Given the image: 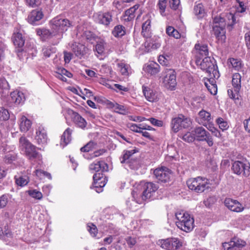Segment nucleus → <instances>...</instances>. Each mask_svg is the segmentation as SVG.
<instances>
[{"instance_id":"5fc2aeb1","label":"nucleus","mask_w":250,"mask_h":250,"mask_svg":"<svg viewBox=\"0 0 250 250\" xmlns=\"http://www.w3.org/2000/svg\"><path fill=\"white\" fill-rule=\"evenodd\" d=\"M125 166H128L131 169H135L137 168L138 166V161L137 159L134 157L132 158L127 163L125 164Z\"/></svg>"},{"instance_id":"2eb2a0df","label":"nucleus","mask_w":250,"mask_h":250,"mask_svg":"<svg viewBox=\"0 0 250 250\" xmlns=\"http://www.w3.org/2000/svg\"><path fill=\"white\" fill-rule=\"evenodd\" d=\"M93 19L96 22L107 26L112 21V15L109 12H98L94 14Z\"/></svg>"},{"instance_id":"dca6fc26","label":"nucleus","mask_w":250,"mask_h":250,"mask_svg":"<svg viewBox=\"0 0 250 250\" xmlns=\"http://www.w3.org/2000/svg\"><path fill=\"white\" fill-rule=\"evenodd\" d=\"M197 122L204 126L208 125L209 124L213 123V119L211 114L202 109L198 113V117L196 119Z\"/></svg>"},{"instance_id":"412c9836","label":"nucleus","mask_w":250,"mask_h":250,"mask_svg":"<svg viewBox=\"0 0 250 250\" xmlns=\"http://www.w3.org/2000/svg\"><path fill=\"white\" fill-rule=\"evenodd\" d=\"M109 107L113 109L114 112L119 114L127 115L129 113V108L124 104H120L116 102H110L108 103Z\"/></svg>"},{"instance_id":"a18cd8bd","label":"nucleus","mask_w":250,"mask_h":250,"mask_svg":"<svg viewBox=\"0 0 250 250\" xmlns=\"http://www.w3.org/2000/svg\"><path fill=\"white\" fill-rule=\"evenodd\" d=\"M216 122L219 125V128L223 131L227 130L229 127L228 123L222 118H218L216 120Z\"/></svg>"},{"instance_id":"7ed1b4c3","label":"nucleus","mask_w":250,"mask_h":250,"mask_svg":"<svg viewBox=\"0 0 250 250\" xmlns=\"http://www.w3.org/2000/svg\"><path fill=\"white\" fill-rule=\"evenodd\" d=\"M176 224L180 229L189 232L194 227V219L188 213L182 210L175 213Z\"/></svg>"},{"instance_id":"473e14b6","label":"nucleus","mask_w":250,"mask_h":250,"mask_svg":"<svg viewBox=\"0 0 250 250\" xmlns=\"http://www.w3.org/2000/svg\"><path fill=\"white\" fill-rule=\"evenodd\" d=\"M192 132L194 133L195 137L199 141H201V139H204L208 133L204 128L201 126L195 127Z\"/></svg>"},{"instance_id":"1a4fd4ad","label":"nucleus","mask_w":250,"mask_h":250,"mask_svg":"<svg viewBox=\"0 0 250 250\" xmlns=\"http://www.w3.org/2000/svg\"><path fill=\"white\" fill-rule=\"evenodd\" d=\"M190 119L184 116L183 115H179L177 117L174 118L171 122V126L172 130L174 132H177L182 128H188L191 125Z\"/></svg>"},{"instance_id":"69168bd1","label":"nucleus","mask_w":250,"mask_h":250,"mask_svg":"<svg viewBox=\"0 0 250 250\" xmlns=\"http://www.w3.org/2000/svg\"><path fill=\"white\" fill-rule=\"evenodd\" d=\"M126 241L129 247L131 248L136 244V240L135 238L132 237H127L126 238Z\"/></svg>"},{"instance_id":"f257e3e1","label":"nucleus","mask_w":250,"mask_h":250,"mask_svg":"<svg viewBox=\"0 0 250 250\" xmlns=\"http://www.w3.org/2000/svg\"><path fill=\"white\" fill-rule=\"evenodd\" d=\"M89 169L96 172L93 176L94 182L92 186L97 192L100 193L103 191V188L105 185L107 180L105 177H104L103 174L99 171H107L108 165L104 161H98L90 164Z\"/></svg>"},{"instance_id":"9b49d317","label":"nucleus","mask_w":250,"mask_h":250,"mask_svg":"<svg viewBox=\"0 0 250 250\" xmlns=\"http://www.w3.org/2000/svg\"><path fill=\"white\" fill-rule=\"evenodd\" d=\"M165 75L164 83L167 88L173 90L177 84L176 74L174 70L166 68L164 71Z\"/></svg>"},{"instance_id":"423d86ee","label":"nucleus","mask_w":250,"mask_h":250,"mask_svg":"<svg viewBox=\"0 0 250 250\" xmlns=\"http://www.w3.org/2000/svg\"><path fill=\"white\" fill-rule=\"evenodd\" d=\"M19 147L30 160L40 158V154L36 151V146L24 136L21 137L19 139Z\"/></svg>"},{"instance_id":"bb28decb","label":"nucleus","mask_w":250,"mask_h":250,"mask_svg":"<svg viewBox=\"0 0 250 250\" xmlns=\"http://www.w3.org/2000/svg\"><path fill=\"white\" fill-rule=\"evenodd\" d=\"M72 130L70 128H67L63 132L60 144L62 147H65L68 144L71 140V134Z\"/></svg>"},{"instance_id":"39448f33","label":"nucleus","mask_w":250,"mask_h":250,"mask_svg":"<svg viewBox=\"0 0 250 250\" xmlns=\"http://www.w3.org/2000/svg\"><path fill=\"white\" fill-rule=\"evenodd\" d=\"M196 59L195 63L197 65H199L200 68L206 71L207 73L209 74V76L214 77L218 76V71L217 70V66L215 63V61L213 58L209 57H206L202 59Z\"/></svg>"},{"instance_id":"13d9d810","label":"nucleus","mask_w":250,"mask_h":250,"mask_svg":"<svg viewBox=\"0 0 250 250\" xmlns=\"http://www.w3.org/2000/svg\"><path fill=\"white\" fill-rule=\"evenodd\" d=\"M127 126L131 130L134 132L140 133L141 131V126L140 125H138L135 124L128 123Z\"/></svg>"},{"instance_id":"864d4df0","label":"nucleus","mask_w":250,"mask_h":250,"mask_svg":"<svg viewBox=\"0 0 250 250\" xmlns=\"http://www.w3.org/2000/svg\"><path fill=\"white\" fill-rule=\"evenodd\" d=\"M182 139L188 143L192 142L195 139L194 133L191 132H187L186 134L184 135L182 137Z\"/></svg>"},{"instance_id":"9d476101","label":"nucleus","mask_w":250,"mask_h":250,"mask_svg":"<svg viewBox=\"0 0 250 250\" xmlns=\"http://www.w3.org/2000/svg\"><path fill=\"white\" fill-rule=\"evenodd\" d=\"M157 244L167 250H177L182 246V243L178 238L173 237L160 240Z\"/></svg>"},{"instance_id":"f3484780","label":"nucleus","mask_w":250,"mask_h":250,"mask_svg":"<svg viewBox=\"0 0 250 250\" xmlns=\"http://www.w3.org/2000/svg\"><path fill=\"white\" fill-rule=\"evenodd\" d=\"M193 52L196 60L202 59L203 57H206L208 54V46L204 44L196 43Z\"/></svg>"},{"instance_id":"37998d69","label":"nucleus","mask_w":250,"mask_h":250,"mask_svg":"<svg viewBox=\"0 0 250 250\" xmlns=\"http://www.w3.org/2000/svg\"><path fill=\"white\" fill-rule=\"evenodd\" d=\"M97 144L94 141H90L84 146L81 147V151L82 152H89L95 148Z\"/></svg>"},{"instance_id":"c03bdc74","label":"nucleus","mask_w":250,"mask_h":250,"mask_svg":"<svg viewBox=\"0 0 250 250\" xmlns=\"http://www.w3.org/2000/svg\"><path fill=\"white\" fill-rule=\"evenodd\" d=\"M226 26V20L222 16H217L213 18V25Z\"/></svg>"},{"instance_id":"bf43d9fd","label":"nucleus","mask_w":250,"mask_h":250,"mask_svg":"<svg viewBox=\"0 0 250 250\" xmlns=\"http://www.w3.org/2000/svg\"><path fill=\"white\" fill-rule=\"evenodd\" d=\"M83 48L84 47L82 45L80 44L79 46L74 47L73 49L76 56L80 57L83 54Z\"/></svg>"},{"instance_id":"c756f323","label":"nucleus","mask_w":250,"mask_h":250,"mask_svg":"<svg viewBox=\"0 0 250 250\" xmlns=\"http://www.w3.org/2000/svg\"><path fill=\"white\" fill-rule=\"evenodd\" d=\"M36 33L37 35L40 36L43 41H44L46 39L51 38L52 36L56 35L55 32L52 31L51 32L49 30L46 29H37L36 30Z\"/></svg>"},{"instance_id":"393cba45","label":"nucleus","mask_w":250,"mask_h":250,"mask_svg":"<svg viewBox=\"0 0 250 250\" xmlns=\"http://www.w3.org/2000/svg\"><path fill=\"white\" fill-rule=\"evenodd\" d=\"M72 118L73 122L78 127L82 129H83L86 127L87 125L86 121L79 113L73 112L72 113Z\"/></svg>"},{"instance_id":"6e6d98bb","label":"nucleus","mask_w":250,"mask_h":250,"mask_svg":"<svg viewBox=\"0 0 250 250\" xmlns=\"http://www.w3.org/2000/svg\"><path fill=\"white\" fill-rule=\"evenodd\" d=\"M9 118V114L7 110L3 108H0V120L3 121L7 120Z\"/></svg>"},{"instance_id":"4468645a","label":"nucleus","mask_w":250,"mask_h":250,"mask_svg":"<svg viewBox=\"0 0 250 250\" xmlns=\"http://www.w3.org/2000/svg\"><path fill=\"white\" fill-rule=\"evenodd\" d=\"M153 173L156 178L160 182L166 183L170 180L171 172L166 167L156 168L154 170Z\"/></svg>"},{"instance_id":"cd10ccee","label":"nucleus","mask_w":250,"mask_h":250,"mask_svg":"<svg viewBox=\"0 0 250 250\" xmlns=\"http://www.w3.org/2000/svg\"><path fill=\"white\" fill-rule=\"evenodd\" d=\"M135 152L136 151L134 149L124 150L120 158L121 163L125 164L129 162L130 159L134 157V154Z\"/></svg>"},{"instance_id":"49530a36","label":"nucleus","mask_w":250,"mask_h":250,"mask_svg":"<svg viewBox=\"0 0 250 250\" xmlns=\"http://www.w3.org/2000/svg\"><path fill=\"white\" fill-rule=\"evenodd\" d=\"M27 192L30 196L36 199L41 200L42 198V192L36 189L29 190Z\"/></svg>"},{"instance_id":"3c124183","label":"nucleus","mask_w":250,"mask_h":250,"mask_svg":"<svg viewBox=\"0 0 250 250\" xmlns=\"http://www.w3.org/2000/svg\"><path fill=\"white\" fill-rule=\"evenodd\" d=\"M16 156L14 153H8L5 155L3 160L7 164L12 163L13 161H15Z\"/></svg>"},{"instance_id":"0eeeda50","label":"nucleus","mask_w":250,"mask_h":250,"mask_svg":"<svg viewBox=\"0 0 250 250\" xmlns=\"http://www.w3.org/2000/svg\"><path fill=\"white\" fill-rule=\"evenodd\" d=\"M51 27L56 35L62 34L66 31L68 28L72 26V23L67 19L57 16L51 21Z\"/></svg>"},{"instance_id":"4c0bfd02","label":"nucleus","mask_w":250,"mask_h":250,"mask_svg":"<svg viewBox=\"0 0 250 250\" xmlns=\"http://www.w3.org/2000/svg\"><path fill=\"white\" fill-rule=\"evenodd\" d=\"M167 3V0H159L157 5L159 12L163 16H166L167 15L166 13Z\"/></svg>"},{"instance_id":"20e7f679","label":"nucleus","mask_w":250,"mask_h":250,"mask_svg":"<svg viewBox=\"0 0 250 250\" xmlns=\"http://www.w3.org/2000/svg\"><path fill=\"white\" fill-rule=\"evenodd\" d=\"M187 184L190 189L197 193L203 192L210 188L209 180L201 176L189 179Z\"/></svg>"},{"instance_id":"4be33fe9","label":"nucleus","mask_w":250,"mask_h":250,"mask_svg":"<svg viewBox=\"0 0 250 250\" xmlns=\"http://www.w3.org/2000/svg\"><path fill=\"white\" fill-rule=\"evenodd\" d=\"M225 26L218 25L213 26V30L215 36L221 42H224L226 39Z\"/></svg>"},{"instance_id":"58836bf2","label":"nucleus","mask_w":250,"mask_h":250,"mask_svg":"<svg viewBox=\"0 0 250 250\" xmlns=\"http://www.w3.org/2000/svg\"><path fill=\"white\" fill-rule=\"evenodd\" d=\"M229 62L232 67L237 71H240L243 67L242 61L239 59L230 58Z\"/></svg>"},{"instance_id":"e433bc0d","label":"nucleus","mask_w":250,"mask_h":250,"mask_svg":"<svg viewBox=\"0 0 250 250\" xmlns=\"http://www.w3.org/2000/svg\"><path fill=\"white\" fill-rule=\"evenodd\" d=\"M160 71V66L156 63H151L146 68V71L151 75H155Z\"/></svg>"},{"instance_id":"72a5a7b5","label":"nucleus","mask_w":250,"mask_h":250,"mask_svg":"<svg viewBox=\"0 0 250 250\" xmlns=\"http://www.w3.org/2000/svg\"><path fill=\"white\" fill-rule=\"evenodd\" d=\"M117 66L118 69L120 71L123 75L127 76L130 73H131L130 67L128 64L121 62L117 64Z\"/></svg>"},{"instance_id":"052dcab7","label":"nucleus","mask_w":250,"mask_h":250,"mask_svg":"<svg viewBox=\"0 0 250 250\" xmlns=\"http://www.w3.org/2000/svg\"><path fill=\"white\" fill-rule=\"evenodd\" d=\"M8 202V198L7 195H3L0 197V208L5 207Z\"/></svg>"},{"instance_id":"c85d7f7f","label":"nucleus","mask_w":250,"mask_h":250,"mask_svg":"<svg viewBox=\"0 0 250 250\" xmlns=\"http://www.w3.org/2000/svg\"><path fill=\"white\" fill-rule=\"evenodd\" d=\"M16 184L20 187L26 186L29 182L28 176L26 174H18L14 177Z\"/></svg>"},{"instance_id":"603ef678","label":"nucleus","mask_w":250,"mask_h":250,"mask_svg":"<svg viewBox=\"0 0 250 250\" xmlns=\"http://www.w3.org/2000/svg\"><path fill=\"white\" fill-rule=\"evenodd\" d=\"M205 85L212 95H214L217 93V88L216 84L211 83V85H209L208 83L205 82Z\"/></svg>"},{"instance_id":"2f4dec72","label":"nucleus","mask_w":250,"mask_h":250,"mask_svg":"<svg viewBox=\"0 0 250 250\" xmlns=\"http://www.w3.org/2000/svg\"><path fill=\"white\" fill-rule=\"evenodd\" d=\"M151 21L149 19H147L142 26V35L145 38H148L151 35Z\"/></svg>"},{"instance_id":"680f3d73","label":"nucleus","mask_w":250,"mask_h":250,"mask_svg":"<svg viewBox=\"0 0 250 250\" xmlns=\"http://www.w3.org/2000/svg\"><path fill=\"white\" fill-rule=\"evenodd\" d=\"M26 4L31 7H35L40 3V0H25Z\"/></svg>"},{"instance_id":"a19ab883","label":"nucleus","mask_w":250,"mask_h":250,"mask_svg":"<svg viewBox=\"0 0 250 250\" xmlns=\"http://www.w3.org/2000/svg\"><path fill=\"white\" fill-rule=\"evenodd\" d=\"M56 47L51 46H44L42 49L43 56L46 58L49 57L52 54L56 52Z\"/></svg>"},{"instance_id":"6ab92c4d","label":"nucleus","mask_w":250,"mask_h":250,"mask_svg":"<svg viewBox=\"0 0 250 250\" xmlns=\"http://www.w3.org/2000/svg\"><path fill=\"white\" fill-rule=\"evenodd\" d=\"M224 204L229 209L233 211L241 212L244 208L238 201L231 198H226L225 200Z\"/></svg>"},{"instance_id":"de8ad7c7","label":"nucleus","mask_w":250,"mask_h":250,"mask_svg":"<svg viewBox=\"0 0 250 250\" xmlns=\"http://www.w3.org/2000/svg\"><path fill=\"white\" fill-rule=\"evenodd\" d=\"M135 12L134 10L131 8H129L125 11V20L127 21H130L133 20L135 17Z\"/></svg>"},{"instance_id":"f704fd0d","label":"nucleus","mask_w":250,"mask_h":250,"mask_svg":"<svg viewBox=\"0 0 250 250\" xmlns=\"http://www.w3.org/2000/svg\"><path fill=\"white\" fill-rule=\"evenodd\" d=\"M112 34L115 37L121 38L125 34V27L122 25H116L113 28Z\"/></svg>"},{"instance_id":"c9c22d12","label":"nucleus","mask_w":250,"mask_h":250,"mask_svg":"<svg viewBox=\"0 0 250 250\" xmlns=\"http://www.w3.org/2000/svg\"><path fill=\"white\" fill-rule=\"evenodd\" d=\"M106 43L103 40H100L95 46L94 50L99 55L104 54L105 51V47Z\"/></svg>"},{"instance_id":"f03ea898","label":"nucleus","mask_w":250,"mask_h":250,"mask_svg":"<svg viewBox=\"0 0 250 250\" xmlns=\"http://www.w3.org/2000/svg\"><path fill=\"white\" fill-rule=\"evenodd\" d=\"M143 192H138L135 190L132 191L133 200L136 203L141 204L143 201L151 198L153 193L158 188L157 184L152 182H146L142 184Z\"/></svg>"},{"instance_id":"7c9ffc66","label":"nucleus","mask_w":250,"mask_h":250,"mask_svg":"<svg viewBox=\"0 0 250 250\" xmlns=\"http://www.w3.org/2000/svg\"><path fill=\"white\" fill-rule=\"evenodd\" d=\"M11 101L17 104H21L24 101V96L22 92L15 91L11 93Z\"/></svg>"},{"instance_id":"ddd939ff","label":"nucleus","mask_w":250,"mask_h":250,"mask_svg":"<svg viewBox=\"0 0 250 250\" xmlns=\"http://www.w3.org/2000/svg\"><path fill=\"white\" fill-rule=\"evenodd\" d=\"M12 40L14 45L16 46V52L18 56L21 59V55L23 51V46L25 40L22 34L19 32H14L13 34Z\"/></svg>"},{"instance_id":"8fccbe9b","label":"nucleus","mask_w":250,"mask_h":250,"mask_svg":"<svg viewBox=\"0 0 250 250\" xmlns=\"http://www.w3.org/2000/svg\"><path fill=\"white\" fill-rule=\"evenodd\" d=\"M87 230L92 237H95L98 232L97 227L92 223H89L87 224Z\"/></svg>"},{"instance_id":"b1692460","label":"nucleus","mask_w":250,"mask_h":250,"mask_svg":"<svg viewBox=\"0 0 250 250\" xmlns=\"http://www.w3.org/2000/svg\"><path fill=\"white\" fill-rule=\"evenodd\" d=\"M193 13L198 19H202L206 15L205 6L201 2H195L193 7Z\"/></svg>"},{"instance_id":"e2e57ef3","label":"nucleus","mask_w":250,"mask_h":250,"mask_svg":"<svg viewBox=\"0 0 250 250\" xmlns=\"http://www.w3.org/2000/svg\"><path fill=\"white\" fill-rule=\"evenodd\" d=\"M180 3V0H169V6L173 10H176L178 8Z\"/></svg>"},{"instance_id":"f8f14e48","label":"nucleus","mask_w":250,"mask_h":250,"mask_svg":"<svg viewBox=\"0 0 250 250\" xmlns=\"http://www.w3.org/2000/svg\"><path fill=\"white\" fill-rule=\"evenodd\" d=\"M232 169L237 175L242 174L245 176H248L250 174V165L238 161L233 163Z\"/></svg>"},{"instance_id":"774afa93","label":"nucleus","mask_w":250,"mask_h":250,"mask_svg":"<svg viewBox=\"0 0 250 250\" xmlns=\"http://www.w3.org/2000/svg\"><path fill=\"white\" fill-rule=\"evenodd\" d=\"M245 40L247 47L250 50V31L245 34Z\"/></svg>"},{"instance_id":"6e6552de","label":"nucleus","mask_w":250,"mask_h":250,"mask_svg":"<svg viewBox=\"0 0 250 250\" xmlns=\"http://www.w3.org/2000/svg\"><path fill=\"white\" fill-rule=\"evenodd\" d=\"M242 76L239 73H235L232 77V88L228 90V93L230 98L234 100H238L239 92L241 88Z\"/></svg>"},{"instance_id":"ea45409f","label":"nucleus","mask_w":250,"mask_h":250,"mask_svg":"<svg viewBox=\"0 0 250 250\" xmlns=\"http://www.w3.org/2000/svg\"><path fill=\"white\" fill-rule=\"evenodd\" d=\"M167 34L175 39H179L181 37L180 33L172 26H168L166 29Z\"/></svg>"},{"instance_id":"338daca9","label":"nucleus","mask_w":250,"mask_h":250,"mask_svg":"<svg viewBox=\"0 0 250 250\" xmlns=\"http://www.w3.org/2000/svg\"><path fill=\"white\" fill-rule=\"evenodd\" d=\"M158 61L159 63L163 65L167 66L169 63L168 59L164 55L159 56Z\"/></svg>"},{"instance_id":"5701e85b","label":"nucleus","mask_w":250,"mask_h":250,"mask_svg":"<svg viewBox=\"0 0 250 250\" xmlns=\"http://www.w3.org/2000/svg\"><path fill=\"white\" fill-rule=\"evenodd\" d=\"M19 127L21 131L26 132L30 128L32 122L25 116H22L19 121Z\"/></svg>"},{"instance_id":"0e129e2a","label":"nucleus","mask_w":250,"mask_h":250,"mask_svg":"<svg viewBox=\"0 0 250 250\" xmlns=\"http://www.w3.org/2000/svg\"><path fill=\"white\" fill-rule=\"evenodd\" d=\"M226 17L229 21L228 22V24L229 26H232L235 22V19L234 15L231 13H228L226 15Z\"/></svg>"},{"instance_id":"a878e982","label":"nucleus","mask_w":250,"mask_h":250,"mask_svg":"<svg viewBox=\"0 0 250 250\" xmlns=\"http://www.w3.org/2000/svg\"><path fill=\"white\" fill-rule=\"evenodd\" d=\"M143 91L144 96L148 101L154 102L157 100V94L152 89L143 86Z\"/></svg>"},{"instance_id":"a211bd4d","label":"nucleus","mask_w":250,"mask_h":250,"mask_svg":"<svg viewBox=\"0 0 250 250\" xmlns=\"http://www.w3.org/2000/svg\"><path fill=\"white\" fill-rule=\"evenodd\" d=\"M35 140L39 145L43 146L47 143L48 137L46 131L43 127L40 126L37 129Z\"/></svg>"},{"instance_id":"09e8293b","label":"nucleus","mask_w":250,"mask_h":250,"mask_svg":"<svg viewBox=\"0 0 250 250\" xmlns=\"http://www.w3.org/2000/svg\"><path fill=\"white\" fill-rule=\"evenodd\" d=\"M208 130L212 132V133L217 137H220L221 136V134L219 131L216 128L212 123L209 124L208 125L205 126Z\"/></svg>"},{"instance_id":"4d7b16f0","label":"nucleus","mask_w":250,"mask_h":250,"mask_svg":"<svg viewBox=\"0 0 250 250\" xmlns=\"http://www.w3.org/2000/svg\"><path fill=\"white\" fill-rule=\"evenodd\" d=\"M114 89L117 92H120L123 94V92H127L129 90V88L127 87L124 86L119 84H115L114 85Z\"/></svg>"},{"instance_id":"aec40b11","label":"nucleus","mask_w":250,"mask_h":250,"mask_svg":"<svg viewBox=\"0 0 250 250\" xmlns=\"http://www.w3.org/2000/svg\"><path fill=\"white\" fill-rule=\"evenodd\" d=\"M43 17V14L40 9L33 10L28 15L27 20L30 24L35 25L41 20Z\"/></svg>"},{"instance_id":"79ce46f5","label":"nucleus","mask_w":250,"mask_h":250,"mask_svg":"<svg viewBox=\"0 0 250 250\" xmlns=\"http://www.w3.org/2000/svg\"><path fill=\"white\" fill-rule=\"evenodd\" d=\"M231 243L233 247H235V250H241V249L246 245V242L241 240L237 238H234L231 241Z\"/></svg>"}]
</instances>
